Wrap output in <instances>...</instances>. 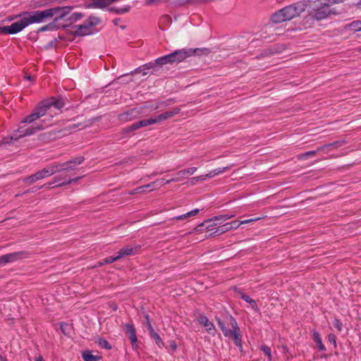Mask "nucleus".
I'll use <instances>...</instances> for the list:
<instances>
[{
    "mask_svg": "<svg viewBox=\"0 0 361 361\" xmlns=\"http://www.w3.org/2000/svg\"><path fill=\"white\" fill-rule=\"evenodd\" d=\"M70 6L54 7L44 11H37L32 12H27L23 13L22 18L18 20L20 31L25 27L32 23H40L47 18H52L55 16L53 22H56L59 19H63L71 11Z\"/></svg>",
    "mask_w": 361,
    "mask_h": 361,
    "instance_id": "1",
    "label": "nucleus"
},
{
    "mask_svg": "<svg viewBox=\"0 0 361 361\" xmlns=\"http://www.w3.org/2000/svg\"><path fill=\"white\" fill-rule=\"evenodd\" d=\"M306 8L307 4L305 1L296 2L275 12L271 16V20L276 24L290 20L298 17L305 11Z\"/></svg>",
    "mask_w": 361,
    "mask_h": 361,
    "instance_id": "2",
    "label": "nucleus"
},
{
    "mask_svg": "<svg viewBox=\"0 0 361 361\" xmlns=\"http://www.w3.org/2000/svg\"><path fill=\"white\" fill-rule=\"evenodd\" d=\"M216 321L218 323L219 326L221 329L224 335L225 336H229L231 338V339L234 341L235 344L239 347L240 350H242L243 345H242V340H241V336H240V330L238 326V324L234 317H233L231 315H229V321L230 324L232 328V331H229L225 326V324L223 321H221L219 318H216Z\"/></svg>",
    "mask_w": 361,
    "mask_h": 361,
    "instance_id": "3",
    "label": "nucleus"
},
{
    "mask_svg": "<svg viewBox=\"0 0 361 361\" xmlns=\"http://www.w3.org/2000/svg\"><path fill=\"white\" fill-rule=\"evenodd\" d=\"M63 106V102L62 101L51 98L39 103L34 110L36 111L39 118H41L48 112H51L52 108L59 110Z\"/></svg>",
    "mask_w": 361,
    "mask_h": 361,
    "instance_id": "4",
    "label": "nucleus"
},
{
    "mask_svg": "<svg viewBox=\"0 0 361 361\" xmlns=\"http://www.w3.org/2000/svg\"><path fill=\"white\" fill-rule=\"evenodd\" d=\"M336 13L329 8V4L322 2V0H318L316 8L311 12L310 15L316 20H323L331 14Z\"/></svg>",
    "mask_w": 361,
    "mask_h": 361,
    "instance_id": "5",
    "label": "nucleus"
},
{
    "mask_svg": "<svg viewBox=\"0 0 361 361\" xmlns=\"http://www.w3.org/2000/svg\"><path fill=\"white\" fill-rule=\"evenodd\" d=\"M101 20L97 16H90L82 25H77L75 34L79 36H85L92 33L91 27L99 24Z\"/></svg>",
    "mask_w": 361,
    "mask_h": 361,
    "instance_id": "6",
    "label": "nucleus"
},
{
    "mask_svg": "<svg viewBox=\"0 0 361 361\" xmlns=\"http://www.w3.org/2000/svg\"><path fill=\"white\" fill-rule=\"evenodd\" d=\"M141 114V108H134L118 114V119L122 123H126L136 118Z\"/></svg>",
    "mask_w": 361,
    "mask_h": 361,
    "instance_id": "7",
    "label": "nucleus"
},
{
    "mask_svg": "<svg viewBox=\"0 0 361 361\" xmlns=\"http://www.w3.org/2000/svg\"><path fill=\"white\" fill-rule=\"evenodd\" d=\"M191 56V54L187 51L178 50L173 53L169 54L168 58L170 61V63H180L184 61L186 58Z\"/></svg>",
    "mask_w": 361,
    "mask_h": 361,
    "instance_id": "8",
    "label": "nucleus"
},
{
    "mask_svg": "<svg viewBox=\"0 0 361 361\" xmlns=\"http://www.w3.org/2000/svg\"><path fill=\"white\" fill-rule=\"evenodd\" d=\"M197 170V168L196 167H191L185 169H183L179 171L176 175L177 178H172L171 180H166V183H169L171 181H180L183 179L187 178L189 176L192 175L195 173Z\"/></svg>",
    "mask_w": 361,
    "mask_h": 361,
    "instance_id": "9",
    "label": "nucleus"
},
{
    "mask_svg": "<svg viewBox=\"0 0 361 361\" xmlns=\"http://www.w3.org/2000/svg\"><path fill=\"white\" fill-rule=\"evenodd\" d=\"M126 332L129 334V339L132 344L133 348L136 350L138 348L137 344V339L135 334V329L133 324H127L125 326Z\"/></svg>",
    "mask_w": 361,
    "mask_h": 361,
    "instance_id": "10",
    "label": "nucleus"
},
{
    "mask_svg": "<svg viewBox=\"0 0 361 361\" xmlns=\"http://www.w3.org/2000/svg\"><path fill=\"white\" fill-rule=\"evenodd\" d=\"M20 31L18 20L9 26L0 27V33L1 34H16Z\"/></svg>",
    "mask_w": 361,
    "mask_h": 361,
    "instance_id": "11",
    "label": "nucleus"
},
{
    "mask_svg": "<svg viewBox=\"0 0 361 361\" xmlns=\"http://www.w3.org/2000/svg\"><path fill=\"white\" fill-rule=\"evenodd\" d=\"M198 322L206 327L207 331L210 334H214L216 329L214 324L209 321L207 317L200 316L197 319Z\"/></svg>",
    "mask_w": 361,
    "mask_h": 361,
    "instance_id": "12",
    "label": "nucleus"
},
{
    "mask_svg": "<svg viewBox=\"0 0 361 361\" xmlns=\"http://www.w3.org/2000/svg\"><path fill=\"white\" fill-rule=\"evenodd\" d=\"M139 248V246L133 247L131 246L128 245L119 250V251L118 252V257L120 259L124 257L135 255Z\"/></svg>",
    "mask_w": 361,
    "mask_h": 361,
    "instance_id": "13",
    "label": "nucleus"
},
{
    "mask_svg": "<svg viewBox=\"0 0 361 361\" xmlns=\"http://www.w3.org/2000/svg\"><path fill=\"white\" fill-rule=\"evenodd\" d=\"M110 4H111L110 0H90L87 7L93 8H104Z\"/></svg>",
    "mask_w": 361,
    "mask_h": 361,
    "instance_id": "14",
    "label": "nucleus"
},
{
    "mask_svg": "<svg viewBox=\"0 0 361 361\" xmlns=\"http://www.w3.org/2000/svg\"><path fill=\"white\" fill-rule=\"evenodd\" d=\"M346 144L345 140H337L331 143L324 145L317 148V151H324L330 148H338Z\"/></svg>",
    "mask_w": 361,
    "mask_h": 361,
    "instance_id": "15",
    "label": "nucleus"
},
{
    "mask_svg": "<svg viewBox=\"0 0 361 361\" xmlns=\"http://www.w3.org/2000/svg\"><path fill=\"white\" fill-rule=\"evenodd\" d=\"M233 224H236V221H234L232 223H227L224 225L219 226L218 228H216L215 233L222 234L232 229H236L239 227V224H238L235 226H233Z\"/></svg>",
    "mask_w": 361,
    "mask_h": 361,
    "instance_id": "16",
    "label": "nucleus"
},
{
    "mask_svg": "<svg viewBox=\"0 0 361 361\" xmlns=\"http://www.w3.org/2000/svg\"><path fill=\"white\" fill-rule=\"evenodd\" d=\"M44 129V126L42 124H37L35 126H32L28 128H27L24 131H21L23 133L20 135V137H25L35 134L37 131L42 130Z\"/></svg>",
    "mask_w": 361,
    "mask_h": 361,
    "instance_id": "17",
    "label": "nucleus"
},
{
    "mask_svg": "<svg viewBox=\"0 0 361 361\" xmlns=\"http://www.w3.org/2000/svg\"><path fill=\"white\" fill-rule=\"evenodd\" d=\"M19 253H10L0 257V266L4 265L8 262L15 261L18 259Z\"/></svg>",
    "mask_w": 361,
    "mask_h": 361,
    "instance_id": "18",
    "label": "nucleus"
},
{
    "mask_svg": "<svg viewBox=\"0 0 361 361\" xmlns=\"http://www.w3.org/2000/svg\"><path fill=\"white\" fill-rule=\"evenodd\" d=\"M19 253H10L0 257V266L4 265L8 262L15 261L18 259Z\"/></svg>",
    "mask_w": 361,
    "mask_h": 361,
    "instance_id": "19",
    "label": "nucleus"
},
{
    "mask_svg": "<svg viewBox=\"0 0 361 361\" xmlns=\"http://www.w3.org/2000/svg\"><path fill=\"white\" fill-rule=\"evenodd\" d=\"M49 176L56 173V172L65 170V164H56L45 168Z\"/></svg>",
    "mask_w": 361,
    "mask_h": 361,
    "instance_id": "20",
    "label": "nucleus"
},
{
    "mask_svg": "<svg viewBox=\"0 0 361 361\" xmlns=\"http://www.w3.org/2000/svg\"><path fill=\"white\" fill-rule=\"evenodd\" d=\"M180 112V109L179 107H175L171 111H167L164 113H163V115L164 116L165 121L172 118L176 115H178Z\"/></svg>",
    "mask_w": 361,
    "mask_h": 361,
    "instance_id": "21",
    "label": "nucleus"
},
{
    "mask_svg": "<svg viewBox=\"0 0 361 361\" xmlns=\"http://www.w3.org/2000/svg\"><path fill=\"white\" fill-rule=\"evenodd\" d=\"M39 116L37 114L36 111L34 110L32 114L26 116L23 121V123H32L35 122L36 120L39 119Z\"/></svg>",
    "mask_w": 361,
    "mask_h": 361,
    "instance_id": "22",
    "label": "nucleus"
},
{
    "mask_svg": "<svg viewBox=\"0 0 361 361\" xmlns=\"http://www.w3.org/2000/svg\"><path fill=\"white\" fill-rule=\"evenodd\" d=\"M239 293H240V296H241L242 299H243L245 302L250 303L252 307L255 311L258 310V307H257L255 300L252 299L249 295H245V294L242 293L241 292H239Z\"/></svg>",
    "mask_w": 361,
    "mask_h": 361,
    "instance_id": "23",
    "label": "nucleus"
},
{
    "mask_svg": "<svg viewBox=\"0 0 361 361\" xmlns=\"http://www.w3.org/2000/svg\"><path fill=\"white\" fill-rule=\"evenodd\" d=\"M84 161L83 157H79L75 159H73L69 161H67L65 164V170L72 169V166H71V164H80Z\"/></svg>",
    "mask_w": 361,
    "mask_h": 361,
    "instance_id": "24",
    "label": "nucleus"
},
{
    "mask_svg": "<svg viewBox=\"0 0 361 361\" xmlns=\"http://www.w3.org/2000/svg\"><path fill=\"white\" fill-rule=\"evenodd\" d=\"M82 358L85 361H98L100 360V357L92 355L90 351H85L82 353Z\"/></svg>",
    "mask_w": 361,
    "mask_h": 361,
    "instance_id": "25",
    "label": "nucleus"
},
{
    "mask_svg": "<svg viewBox=\"0 0 361 361\" xmlns=\"http://www.w3.org/2000/svg\"><path fill=\"white\" fill-rule=\"evenodd\" d=\"M149 335L155 341L156 343L158 345L159 348L164 346V343L160 337V336L154 330L152 332H149Z\"/></svg>",
    "mask_w": 361,
    "mask_h": 361,
    "instance_id": "26",
    "label": "nucleus"
},
{
    "mask_svg": "<svg viewBox=\"0 0 361 361\" xmlns=\"http://www.w3.org/2000/svg\"><path fill=\"white\" fill-rule=\"evenodd\" d=\"M313 338H314V341L317 343L318 348L320 350H325V347H324V345L322 343L320 335L319 334L318 332L314 331L313 333Z\"/></svg>",
    "mask_w": 361,
    "mask_h": 361,
    "instance_id": "27",
    "label": "nucleus"
},
{
    "mask_svg": "<svg viewBox=\"0 0 361 361\" xmlns=\"http://www.w3.org/2000/svg\"><path fill=\"white\" fill-rule=\"evenodd\" d=\"M189 53L191 54V55L192 54H197L198 56H201V55H208L209 53H210V51L209 49L207 48H204V49H195L192 51H188Z\"/></svg>",
    "mask_w": 361,
    "mask_h": 361,
    "instance_id": "28",
    "label": "nucleus"
},
{
    "mask_svg": "<svg viewBox=\"0 0 361 361\" xmlns=\"http://www.w3.org/2000/svg\"><path fill=\"white\" fill-rule=\"evenodd\" d=\"M348 26L353 31L360 32L361 31V20H354L348 25Z\"/></svg>",
    "mask_w": 361,
    "mask_h": 361,
    "instance_id": "29",
    "label": "nucleus"
},
{
    "mask_svg": "<svg viewBox=\"0 0 361 361\" xmlns=\"http://www.w3.org/2000/svg\"><path fill=\"white\" fill-rule=\"evenodd\" d=\"M156 182L154 181L149 184H147V185H142V186H140L138 188H137L136 189L133 190H131L128 192L129 195H135L138 192H144L145 189V188H147L149 187H150L152 185H154Z\"/></svg>",
    "mask_w": 361,
    "mask_h": 361,
    "instance_id": "30",
    "label": "nucleus"
},
{
    "mask_svg": "<svg viewBox=\"0 0 361 361\" xmlns=\"http://www.w3.org/2000/svg\"><path fill=\"white\" fill-rule=\"evenodd\" d=\"M234 216V215H231V216H228V215H220V216H216L212 219H207L206 220L207 222H211L212 221H225L228 219H230L231 218H233Z\"/></svg>",
    "mask_w": 361,
    "mask_h": 361,
    "instance_id": "31",
    "label": "nucleus"
},
{
    "mask_svg": "<svg viewBox=\"0 0 361 361\" xmlns=\"http://www.w3.org/2000/svg\"><path fill=\"white\" fill-rule=\"evenodd\" d=\"M140 128L139 121L137 123H133V125L126 128L123 130L126 133H130L134 130H136L137 129Z\"/></svg>",
    "mask_w": 361,
    "mask_h": 361,
    "instance_id": "32",
    "label": "nucleus"
},
{
    "mask_svg": "<svg viewBox=\"0 0 361 361\" xmlns=\"http://www.w3.org/2000/svg\"><path fill=\"white\" fill-rule=\"evenodd\" d=\"M228 167L226 166V167H224L222 170L221 169H215L214 171H211L209 172V173L206 174V175H204L203 176H205V179L207 178H212L214 177L215 175H217V174H219L221 173V172H223L224 170H226L228 169Z\"/></svg>",
    "mask_w": 361,
    "mask_h": 361,
    "instance_id": "33",
    "label": "nucleus"
},
{
    "mask_svg": "<svg viewBox=\"0 0 361 361\" xmlns=\"http://www.w3.org/2000/svg\"><path fill=\"white\" fill-rule=\"evenodd\" d=\"M130 6H126L123 8H116L115 7H112L110 8L111 11L115 12L116 13H127L130 11Z\"/></svg>",
    "mask_w": 361,
    "mask_h": 361,
    "instance_id": "34",
    "label": "nucleus"
},
{
    "mask_svg": "<svg viewBox=\"0 0 361 361\" xmlns=\"http://www.w3.org/2000/svg\"><path fill=\"white\" fill-rule=\"evenodd\" d=\"M57 28H58V26L56 25L55 22H52L47 25H44V26H42V27H40L39 31L44 32L46 30H54V29H57Z\"/></svg>",
    "mask_w": 361,
    "mask_h": 361,
    "instance_id": "35",
    "label": "nucleus"
},
{
    "mask_svg": "<svg viewBox=\"0 0 361 361\" xmlns=\"http://www.w3.org/2000/svg\"><path fill=\"white\" fill-rule=\"evenodd\" d=\"M157 63H158V65L159 66L167 64V63H170V61L168 58V55H166L162 57L157 59Z\"/></svg>",
    "mask_w": 361,
    "mask_h": 361,
    "instance_id": "36",
    "label": "nucleus"
},
{
    "mask_svg": "<svg viewBox=\"0 0 361 361\" xmlns=\"http://www.w3.org/2000/svg\"><path fill=\"white\" fill-rule=\"evenodd\" d=\"M37 180L49 177L45 169L35 173Z\"/></svg>",
    "mask_w": 361,
    "mask_h": 361,
    "instance_id": "37",
    "label": "nucleus"
},
{
    "mask_svg": "<svg viewBox=\"0 0 361 361\" xmlns=\"http://www.w3.org/2000/svg\"><path fill=\"white\" fill-rule=\"evenodd\" d=\"M260 348L268 357V361H271V349L267 345H262Z\"/></svg>",
    "mask_w": 361,
    "mask_h": 361,
    "instance_id": "38",
    "label": "nucleus"
},
{
    "mask_svg": "<svg viewBox=\"0 0 361 361\" xmlns=\"http://www.w3.org/2000/svg\"><path fill=\"white\" fill-rule=\"evenodd\" d=\"M37 180V178H36L35 173L23 180V181L27 185H31Z\"/></svg>",
    "mask_w": 361,
    "mask_h": 361,
    "instance_id": "39",
    "label": "nucleus"
},
{
    "mask_svg": "<svg viewBox=\"0 0 361 361\" xmlns=\"http://www.w3.org/2000/svg\"><path fill=\"white\" fill-rule=\"evenodd\" d=\"M98 344H99L101 347H102V348H105V349H107V350H109V349H111V345L108 343V341H106V340H104V339H99V341H98Z\"/></svg>",
    "mask_w": 361,
    "mask_h": 361,
    "instance_id": "40",
    "label": "nucleus"
},
{
    "mask_svg": "<svg viewBox=\"0 0 361 361\" xmlns=\"http://www.w3.org/2000/svg\"><path fill=\"white\" fill-rule=\"evenodd\" d=\"M139 123H140V128H142V127L148 126L149 125H152L153 121H152V119L150 118L149 119H144V120L140 121Z\"/></svg>",
    "mask_w": 361,
    "mask_h": 361,
    "instance_id": "41",
    "label": "nucleus"
},
{
    "mask_svg": "<svg viewBox=\"0 0 361 361\" xmlns=\"http://www.w3.org/2000/svg\"><path fill=\"white\" fill-rule=\"evenodd\" d=\"M157 66H159L158 63H157V59L154 62L148 63L143 66V69L145 70H149L151 68H154Z\"/></svg>",
    "mask_w": 361,
    "mask_h": 361,
    "instance_id": "42",
    "label": "nucleus"
},
{
    "mask_svg": "<svg viewBox=\"0 0 361 361\" xmlns=\"http://www.w3.org/2000/svg\"><path fill=\"white\" fill-rule=\"evenodd\" d=\"M13 140V136L5 137L1 140H0V146H3L6 144L11 143Z\"/></svg>",
    "mask_w": 361,
    "mask_h": 361,
    "instance_id": "43",
    "label": "nucleus"
},
{
    "mask_svg": "<svg viewBox=\"0 0 361 361\" xmlns=\"http://www.w3.org/2000/svg\"><path fill=\"white\" fill-rule=\"evenodd\" d=\"M151 118L152 119L153 124L158 123L161 121H165L163 114H161L155 116L154 118Z\"/></svg>",
    "mask_w": 361,
    "mask_h": 361,
    "instance_id": "44",
    "label": "nucleus"
},
{
    "mask_svg": "<svg viewBox=\"0 0 361 361\" xmlns=\"http://www.w3.org/2000/svg\"><path fill=\"white\" fill-rule=\"evenodd\" d=\"M118 259H119V258H118V255L116 257H107L104 259V263L111 264V263H112L116 260H118Z\"/></svg>",
    "mask_w": 361,
    "mask_h": 361,
    "instance_id": "45",
    "label": "nucleus"
},
{
    "mask_svg": "<svg viewBox=\"0 0 361 361\" xmlns=\"http://www.w3.org/2000/svg\"><path fill=\"white\" fill-rule=\"evenodd\" d=\"M145 319H146V326L147 327V329L149 331V332H152V331H154V329H153L150 322H149V315H146L145 316Z\"/></svg>",
    "mask_w": 361,
    "mask_h": 361,
    "instance_id": "46",
    "label": "nucleus"
},
{
    "mask_svg": "<svg viewBox=\"0 0 361 361\" xmlns=\"http://www.w3.org/2000/svg\"><path fill=\"white\" fill-rule=\"evenodd\" d=\"M80 178L81 177L79 176V177H77V178H73V179H70L67 182H63V183H59L58 185V186L61 187V186L65 185L66 184H71L72 183L77 182L79 179H80Z\"/></svg>",
    "mask_w": 361,
    "mask_h": 361,
    "instance_id": "47",
    "label": "nucleus"
},
{
    "mask_svg": "<svg viewBox=\"0 0 361 361\" xmlns=\"http://www.w3.org/2000/svg\"><path fill=\"white\" fill-rule=\"evenodd\" d=\"M200 180H204L205 176H200L197 177H194V178H191L190 181L192 185H194L196 182H197Z\"/></svg>",
    "mask_w": 361,
    "mask_h": 361,
    "instance_id": "48",
    "label": "nucleus"
},
{
    "mask_svg": "<svg viewBox=\"0 0 361 361\" xmlns=\"http://www.w3.org/2000/svg\"><path fill=\"white\" fill-rule=\"evenodd\" d=\"M261 219L262 218L259 217V218H256V219H250L243 220V221H240L238 223V224H239V226L240 225H243V224H248V223H250V222H252V221H255L259 220Z\"/></svg>",
    "mask_w": 361,
    "mask_h": 361,
    "instance_id": "49",
    "label": "nucleus"
},
{
    "mask_svg": "<svg viewBox=\"0 0 361 361\" xmlns=\"http://www.w3.org/2000/svg\"><path fill=\"white\" fill-rule=\"evenodd\" d=\"M334 325L339 331L342 330V322L339 319H335Z\"/></svg>",
    "mask_w": 361,
    "mask_h": 361,
    "instance_id": "50",
    "label": "nucleus"
},
{
    "mask_svg": "<svg viewBox=\"0 0 361 361\" xmlns=\"http://www.w3.org/2000/svg\"><path fill=\"white\" fill-rule=\"evenodd\" d=\"M162 0H146L145 1V4L148 5V6L154 5V4H158Z\"/></svg>",
    "mask_w": 361,
    "mask_h": 361,
    "instance_id": "51",
    "label": "nucleus"
},
{
    "mask_svg": "<svg viewBox=\"0 0 361 361\" xmlns=\"http://www.w3.org/2000/svg\"><path fill=\"white\" fill-rule=\"evenodd\" d=\"M82 18V14L79 13H73L71 17L70 18L71 20H78V19Z\"/></svg>",
    "mask_w": 361,
    "mask_h": 361,
    "instance_id": "52",
    "label": "nucleus"
},
{
    "mask_svg": "<svg viewBox=\"0 0 361 361\" xmlns=\"http://www.w3.org/2000/svg\"><path fill=\"white\" fill-rule=\"evenodd\" d=\"M329 342H331V343H332L334 344V346L335 348L336 347V337H335L334 335L329 334Z\"/></svg>",
    "mask_w": 361,
    "mask_h": 361,
    "instance_id": "53",
    "label": "nucleus"
},
{
    "mask_svg": "<svg viewBox=\"0 0 361 361\" xmlns=\"http://www.w3.org/2000/svg\"><path fill=\"white\" fill-rule=\"evenodd\" d=\"M189 217H190V216L189 215V213L188 212V213H186L185 214L176 216L175 219L176 220H183V219H185L189 218Z\"/></svg>",
    "mask_w": 361,
    "mask_h": 361,
    "instance_id": "54",
    "label": "nucleus"
},
{
    "mask_svg": "<svg viewBox=\"0 0 361 361\" xmlns=\"http://www.w3.org/2000/svg\"><path fill=\"white\" fill-rule=\"evenodd\" d=\"M68 327V324H64V323H61V325H60V329L62 331V333L65 335H66V328Z\"/></svg>",
    "mask_w": 361,
    "mask_h": 361,
    "instance_id": "55",
    "label": "nucleus"
},
{
    "mask_svg": "<svg viewBox=\"0 0 361 361\" xmlns=\"http://www.w3.org/2000/svg\"><path fill=\"white\" fill-rule=\"evenodd\" d=\"M343 0H328V3H326L327 4H329V6L332 4H340V3H343Z\"/></svg>",
    "mask_w": 361,
    "mask_h": 361,
    "instance_id": "56",
    "label": "nucleus"
},
{
    "mask_svg": "<svg viewBox=\"0 0 361 361\" xmlns=\"http://www.w3.org/2000/svg\"><path fill=\"white\" fill-rule=\"evenodd\" d=\"M170 348L173 351L176 350L177 345L174 341H172L170 342Z\"/></svg>",
    "mask_w": 361,
    "mask_h": 361,
    "instance_id": "57",
    "label": "nucleus"
},
{
    "mask_svg": "<svg viewBox=\"0 0 361 361\" xmlns=\"http://www.w3.org/2000/svg\"><path fill=\"white\" fill-rule=\"evenodd\" d=\"M199 212H200V210L198 209H195L189 212L188 213H189L190 216L191 217V216L197 215L199 213Z\"/></svg>",
    "mask_w": 361,
    "mask_h": 361,
    "instance_id": "58",
    "label": "nucleus"
},
{
    "mask_svg": "<svg viewBox=\"0 0 361 361\" xmlns=\"http://www.w3.org/2000/svg\"><path fill=\"white\" fill-rule=\"evenodd\" d=\"M143 71H145V70L143 69V66H140V67L136 68L134 71L131 72V73L132 74H133V73H138L142 72Z\"/></svg>",
    "mask_w": 361,
    "mask_h": 361,
    "instance_id": "59",
    "label": "nucleus"
},
{
    "mask_svg": "<svg viewBox=\"0 0 361 361\" xmlns=\"http://www.w3.org/2000/svg\"><path fill=\"white\" fill-rule=\"evenodd\" d=\"M317 152V150H313V151L307 152L305 153H306V155H307V157H310V156L315 155Z\"/></svg>",
    "mask_w": 361,
    "mask_h": 361,
    "instance_id": "60",
    "label": "nucleus"
},
{
    "mask_svg": "<svg viewBox=\"0 0 361 361\" xmlns=\"http://www.w3.org/2000/svg\"><path fill=\"white\" fill-rule=\"evenodd\" d=\"M205 223H207L206 221H204L203 223H201L200 224H199L195 228V230L197 231H201V228L202 226H204V224Z\"/></svg>",
    "mask_w": 361,
    "mask_h": 361,
    "instance_id": "61",
    "label": "nucleus"
},
{
    "mask_svg": "<svg viewBox=\"0 0 361 361\" xmlns=\"http://www.w3.org/2000/svg\"><path fill=\"white\" fill-rule=\"evenodd\" d=\"M307 157V155H306V153L300 154L298 156V159H303Z\"/></svg>",
    "mask_w": 361,
    "mask_h": 361,
    "instance_id": "62",
    "label": "nucleus"
},
{
    "mask_svg": "<svg viewBox=\"0 0 361 361\" xmlns=\"http://www.w3.org/2000/svg\"><path fill=\"white\" fill-rule=\"evenodd\" d=\"M219 233H215V231H214L211 232V233L207 235V237H211V236H212V235H219Z\"/></svg>",
    "mask_w": 361,
    "mask_h": 361,
    "instance_id": "63",
    "label": "nucleus"
},
{
    "mask_svg": "<svg viewBox=\"0 0 361 361\" xmlns=\"http://www.w3.org/2000/svg\"><path fill=\"white\" fill-rule=\"evenodd\" d=\"M35 361H43V358L41 355H39L35 357Z\"/></svg>",
    "mask_w": 361,
    "mask_h": 361,
    "instance_id": "64",
    "label": "nucleus"
}]
</instances>
